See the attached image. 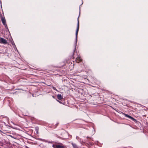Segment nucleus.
<instances>
[{
	"instance_id": "1",
	"label": "nucleus",
	"mask_w": 148,
	"mask_h": 148,
	"mask_svg": "<svg viewBox=\"0 0 148 148\" xmlns=\"http://www.w3.org/2000/svg\"><path fill=\"white\" fill-rule=\"evenodd\" d=\"M52 147L54 148H66V147L62 143H56L53 144Z\"/></svg>"
},
{
	"instance_id": "2",
	"label": "nucleus",
	"mask_w": 148,
	"mask_h": 148,
	"mask_svg": "<svg viewBox=\"0 0 148 148\" xmlns=\"http://www.w3.org/2000/svg\"><path fill=\"white\" fill-rule=\"evenodd\" d=\"M77 57L75 59V61H76V62L78 63L82 62V61L83 60L81 58L80 55H79L77 53Z\"/></svg>"
},
{
	"instance_id": "3",
	"label": "nucleus",
	"mask_w": 148,
	"mask_h": 148,
	"mask_svg": "<svg viewBox=\"0 0 148 148\" xmlns=\"http://www.w3.org/2000/svg\"><path fill=\"white\" fill-rule=\"evenodd\" d=\"M0 43L5 44H7L8 43V42L7 40L4 39L3 38L0 37Z\"/></svg>"
},
{
	"instance_id": "4",
	"label": "nucleus",
	"mask_w": 148,
	"mask_h": 148,
	"mask_svg": "<svg viewBox=\"0 0 148 148\" xmlns=\"http://www.w3.org/2000/svg\"><path fill=\"white\" fill-rule=\"evenodd\" d=\"M124 114L125 115V117H128L131 119L133 121H135L136 120V119H134V118L132 117L131 116L129 115L128 114L124 113Z\"/></svg>"
},
{
	"instance_id": "5",
	"label": "nucleus",
	"mask_w": 148,
	"mask_h": 148,
	"mask_svg": "<svg viewBox=\"0 0 148 148\" xmlns=\"http://www.w3.org/2000/svg\"><path fill=\"white\" fill-rule=\"evenodd\" d=\"M79 22L78 21V22L77 25V27L76 32V37H77V34H78V31H79Z\"/></svg>"
},
{
	"instance_id": "6",
	"label": "nucleus",
	"mask_w": 148,
	"mask_h": 148,
	"mask_svg": "<svg viewBox=\"0 0 148 148\" xmlns=\"http://www.w3.org/2000/svg\"><path fill=\"white\" fill-rule=\"evenodd\" d=\"M57 98L58 99L60 100H61L63 99L62 96L61 94H58L57 95Z\"/></svg>"
},
{
	"instance_id": "7",
	"label": "nucleus",
	"mask_w": 148,
	"mask_h": 148,
	"mask_svg": "<svg viewBox=\"0 0 148 148\" xmlns=\"http://www.w3.org/2000/svg\"><path fill=\"white\" fill-rule=\"evenodd\" d=\"M74 52L73 56H72L71 58L73 59H74L75 58V57L74 56Z\"/></svg>"
},
{
	"instance_id": "8",
	"label": "nucleus",
	"mask_w": 148,
	"mask_h": 148,
	"mask_svg": "<svg viewBox=\"0 0 148 148\" xmlns=\"http://www.w3.org/2000/svg\"><path fill=\"white\" fill-rule=\"evenodd\" d=\"M2 102L1 101V99H0V106L2 105Z\"/></svg>"
},
{
	"instance_id": "9",
	"label": "nucleus",
	"mask_w": 148,
	"mask_h": 148,
	"mask_svg": "<svg viewBox=\"0 0 148 148\" xmlns=\"http://www.w3.org/2000/svg\"><path fill=\"white\" fill-rule=\"evenodd\" d=\"M53 89H54V90H56V88L55 87H53Z\"/></svg>"
},
{
	"instance_id": "10",
	"label": "nucleus",
	"mask_w": 148,
	"mask_h": 148,
	"mask_svg": "<svg viewBox=\"0 0 148 148\" xmlns=\"http://www.w3.org/2000/svg\"><path fill=\"white\" fill-rule=\"evenodd\" d=\"M73 63H74V61H73ZM74 63H73V67H74Z\"/></svg>"
}]
</instances>
